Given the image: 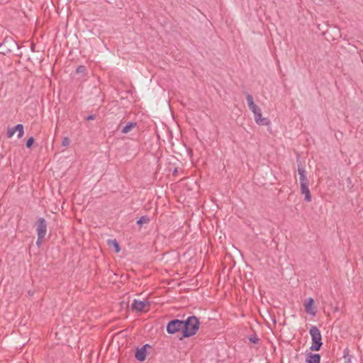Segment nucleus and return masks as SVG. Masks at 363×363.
Returning a JSON list of instances; mask_svg holds the SVG:
<instances>
[{"label":"nucleus","mask_w":363,"mask_h":363,"mask_svg":"<svg viewBox=\"0 0 363 363\" xmlns=\"http://www.w3.org/2000/svg\"><path fill=\"white\" fill-rule=\"evenodd\" d=\"M184 337H189L196 333L199 328V320L196 316H190L184 320Z\"/></svg>","instance_id":"f257e3e1"},{"label":"nucleus","mask_w":363,"mask_h":363,"mask_svg":"<svg viewBox=\"0 0 363 363\" xmlns=\"http://www.w3.org/2000/svg\"><path fill=\"white\" fill-rule=\"evenodd\" d=\"M309 334L311 337L312 345L310 350L313 351L320 350L323 342L321 340V333L318 328L315 325L312 326L309 330Z\"/></svg>","instance_id":"f03ea898"},{"label":"nucleus","mask_w":363,"mask_h":363,"mask_svg":"<svg viewBox=\"0 0 363 363\" xmlns=\"http://www.w3.org/2000/svg\"><path fill=\"white\" fill-rule=\"evenodd\" d=\"M184 320L179 319H174L170 320L167 325V332L169 334H174L177 332L182 331L184 333Z\"/></svg>","instance_id":"7ed1b4c3"},{"label":"nucleus","mask_w":363,"mask_h":363,"mask_svg":"<svg viewBox=\"0 0 363 363\" xmlns=\"http://www.w3.org/2000/svg\"><path fill=\"white\" fill-rule=\"evenodd\" d=\"M248 107L250 110L253 113L254 117L257 118L262 114L261 109L254 103L252 95L247 94L246 96Z\"/></svg>","instance_id":"20e7f679"},{"label":"nucleus","mask_w":363,"mask_h":363,"mask_svg":"<svg viewBox=\"0 0 363 363\" xmlns=\"http://www.w3.org/2000/svg\"><path fill=\"white\" fill-rule=\"evenodd\" d=\"M47 233V223L43 218L38 220L37 234L39 238H44Z\"/></svg>","instance_id":"39448f33"},{"label":"nucleus","mask_w":363,"mask_h":363,"mask_svg":"<svg viewBox=\"0 0 363 363\" xmlns=\"http://www.w3.org/2000/svg\"><path fill=\"white\" fill-rule=\"evenodd\" d=\"M313 304L314 300L312 298H308L304 304L306 312L312 316H314L316 313V311L313 306Z\"/></svg>","instance_id":"423d86ee"},{"label":"nucleus","mask_w":363,"mask_h":363,"mask_svg":"<svg viewBox=\"0 0 363 363\" xmlns=\"http://www.w3.org/2000/svg\"><path fill=\"white\" fill-rule=\"evenodd\" d=\"M147 304L148 302L147 301L134 299L131 304V308L136 311H142Z\"/></svg>","instance_id":"0eeeda50"},{"label":"nucleus","mask_w":363,"mask_h":363,"mask_svg":"<svg viewBox=\"0 0 363 363\" xmlns=\"http://www.w3.org/2000/svg\"><path fill=\"white\" fill-rule=\"evenodd\" d=\"M149 346L148 345H145L141 348L138 349L135 352V358L138 361H144L146 358L147 352L146 348Z\"/></svg>","instance_id":"6e6552de"},{"label":"nucleus","mask_w":363,"mask_h":363,"mask_svg":"<svg viewBox=\"0 0 363 363\" xmlns=\"http://www.w3.org/2000/svg\"><path fill=\"white\" fill-rule=\"evenodd\" d=\"M300 188H301V193L305 196V198H304L305 201L307 202H311V192H310V190L308 188V184H302L301 185H300Z\"/></svg>","instance_id":"1a4fd4ad"},{"label":"nucleus","mask_w":363,"mask_h":363,"mask_svg":"<svg viewBox=\"0 0 363 363\" xmlns=\"http://www.w3.org/2000/svg\"><path fill=\"white\" fill-rule=\"evenodd\" d=\"M320 356L319 354L308 353L306 358V363H320Z\"/></svg>","instance_id":"9d476101"},{"label":"nucleus","mask_w":363,"mask_h":363,"mask_svg":"<svg viewBox=\"0 0 363 363\" xmlns=\"http://www.w3.org/2000/svg\"><path fill=\"white\" fill-rule=\"evenodd\" d=\"M298 172L299 174V180H300V185L302 184H308V180L306 177V171L303 167H298Z\"/></svg>","instance_id":"9b49d317"},{"label":"nucleus","mask_w":363,"mask_h":363,"mask_svg":"<svg viewBox=\"0 0 363 363\" xmlns=\"http://www.w3.org/2000/svg\"><path fill=\"white\" fill-rule=\"evenodd\" d=\"M255 123L259 125H269L270 121L267 118H262V114L255 119Z\"/></svg>","instance_id":"f8f14e48"},{"label":"nucleus","mask_w":363,"mask_h":363,"mask_svg":"<svg viewBox=\"0 0 363 363\" xmlns=\"http://www.w3.org/2000/svg\"><path fill=\"white\" fill-rule=\"evenodd\" d=\"M137 126V123L135 122H128L121 130L123 133H128L132 130L134 128Z\"/></svg>","instance_id":"ddd939ff"},{"label":"nucleus","mask_w":363,"mask_h":363,"mask_svg":"<svg viewBox=\"0 0 363 363\" xmlns=\"http://www.w3.org/2000/svg\"><path fill=\"white\" fill-rule=\"evenodd\" d=\"M14 129H15V132L18 133L17 138H21L24 134L23 125L22 124H18L14 126Z\"/></svg>","instance_id":"4468645a"},{"label":"nucleus","mask_w":363,"mask_h":363,"mask_svg":"<svg viewBox=\"0 0 363 363\" xmlns=\"http://www.w3.org/2000/svg\"><path fill=\"white\" fill-rule=\"evenodd\" d=\"M108 243L112 245L115 248V251L118 252L121 250V247L116 240H108Z\"/></svg>","instance_id":"2eb2a0df"},{"label":"nucleus","mask_w":363,"mask_h":363,"mask_svg":"<svg viewBox=\"0 0 363 363\" xmlns=\"http://www.w3.org/2000/svg\"><path fill=\"white\" fill-rule=\"evenodd\" d=\"M149 220L150 219L147 216H143L138 220L137 224L141 226L143 223H147Z\"/></svg>","instance_id":"dca6fc26"},{"label":"nucleus","mask_w":363,"mask_h":363,"mask_svg":"<svg viewBox=\"0 0 363 363\" xmlns=\"http://www.w3.org/2000/svg\"><path fill=\"white\" fill-rule=\"evenodd\" d=\"M15 129H14V127L11 128H9L8 130H7V137L9 138H11V137H13V135H14L15 133Z\"/></svg>","instance_id":"f3484780"},{"label":"nucleus","mask_w":363,"mask_h":363,"mask_svg":"<svg viewBox=\"0 0 363 363\" xmlns=\"http://www.w3.org/2000/svg\"><path fill=\"white\" fill-rule=\"evenodd\" d=\"M33 143L34 138L33 137H30V138L28 139L26 145L28 148H30L33 145Z\"/></svg>","instance_id":"a211bd4d"},{"label":"nucleus","mask_w":363,"mask_h":363,"mask_svg":"<svg viewBox=\"0 0 363 363\" xmlns=\"http://www.w3.org/2000/svg\"><path fill=\"white\" fill-rule=\"evenodd\" d=\"M69 143H70L69 139L67 137H65L62 139V145L64 147H67L69 145Z\"/></svg>","instance_id":"6ab92c4d"},{"label":"nucleus","mask_w":363,"mask_h":363,"mask_svg":"<svg viewBox=\"0 0 363 363\" xmlns=\"http://www.w3.org/2000/svg\"><path fill=\"white\" fill-rule=\"evenodd\" d=\"M76 71L77 73L84 72L86 71V67L83 65L79 66Z\"/></svg>","instance_id":"aec40b11"},{"label":"nucleus","mask_w":363,"mask_h":363,"mask_svg":"<svg viewBox=\"0 0 363 363\" xmlns=\"http://www.w3.org/2000/svg\"><path fill=\"white\" fill-rule=\"evenodd\" d=\"M249 340L252 343H257L259 341V339L257 336H252L249 338Z\"/></svg>","instance_id":"412c9836"},{"label":"nucleus","mask_w":363,"mask_h":363,"mask_svg":"<svg viewBox=\"0 0 363 363\" xmlns=\"http://www.w3.org/2000/svg\"><path fill=\"white\" fill-rule=\"evenodd\" d=\"M95 118V116L94 115H89L86 117V120L87 121H91V120H94Z\"/></svg>","instance_id":"4be33fe9"},{"label":"nucleus","mask_w":363,"mask_h":363,"mask_svg":"<svg viewBox=\"0 0 363 363\" xmlns=\"http://www.w3.org/2000/svg\"><path fill=\"white\" fill-rule=\"evenodd\" d=\"M43 238H39V237H38V239H37V241H36V244L40 246L42 243V240H43Z\"/></svg>","instance_id":"5701e85b"},{"label":"nucleus","mask_w":363,"mask_h":363,"mask_svg":"<svg viewBox=\"0 0 363 363\" xmlns=\"http://www.w3.org/2000/svg\"><path fill=\"white\" fill-rule=\"evenodd\" d=\"M9 2V0H0L1 4H6Z\"/></svg>","instance_id":"b1692460"},{"label":"nucleus","mask_w":363,"mask_h":363,"mask_svg":"<svg viewBox=\"0 0 363 363\" xmlns=\"http://www.w3.org/2000/svg\"><path fill=\"white\" fill-rule=\"evenodd\" d=\"M1 45H2V43H0V48L1 47Z\"/></svg>","instance_id":"393cba45"}]
</instances>
